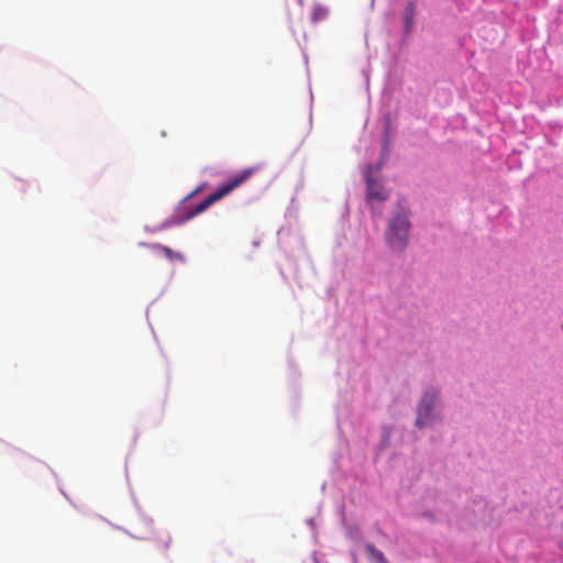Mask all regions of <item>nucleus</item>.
<instances>
[{
    "label": "nucleus",
    "mask_w": 563,
    "mask_h": 563,
    "mask_svg": "<svg viewBox=\"0 0 563 563\" xmlns=\"http://www.w3.org/2000/svg\"><path fill=\"white\" fill-rule=\"evenodd\" d=\"M257 167H247L242 169L238 174L233 175L227 183H223L213 194L207 197L203 201L198 203L197 206L185 207L184 214L181 216L180 222L188 221L196 216L205 212L209 207H211L217 201L221 200L229 194H231L234 189L242 186L246 180H249L256 172Z\"/></svg>",
    "instance_id": "1"
},
{
    "label": "nucleus",
    "mask_w": 563,
    "mask_h": 563,
    "mask_svg": "<svg viewBox=\"0 0 563 563\" xmlns=\"http://www.w3.org/2000/svg\"><path fill=\"white\" fill-rule=\"evenodd\" d=\"M410 223L407 211L404 207L398 206V210L394 213L389 222L387 241L395 250H402L408 240Z\"/></svg>",
    "instance_id": "2"
},
{
    "label": "nucleus",
    "mask_w": 563,
    "mask_h": 563,
    "mask_svg": "<svg viewBox=\"0 0 563 563\" xmlns=\"http://www.w3.org/2000/svg\"><path fill=\"white\" fill-rule=\"evenodd\" d=\"M438 398L437 389H428L418 406V413L416 419V426L418 428H426L431 426L435 421V415L433 413L434 404Z\"/></svg>",
    "instance_id": "3"
},
{
    "label": "nucleus",
    "mask_w": 563,
    "mask_h": 563,
    "mask_svg": "<svg viewBox=\"0 0 563 563\" xmlns=\"http://www.w3.org/2000/svg\"><path fill=\"white\" fill-rule=\"evenodd\" d=\"M366 198L369 202L374 200L385 201L388 198L383 184L372 176L366 177Z\"/></svg>",
    "instance_id": "4"
},
{
    "label": "nucleus",
    "mask_w": 563,
    "mask_h": 563,
    "mask_svg": "<svg viewBox=\"0 0 563 563\" xmlns=\"http://www.w3.org/2000/svg\"><path fill=\"white\" fill-rule=\"evenodd\" d=\"M365 553L369 563H389L385 554L372 543L365 545Z\"/></svg>",
    "instance_id": "5"
},
{
    "label": "nucleus",
    "mask_w": 563,
    "mask_h": 563,
    "mask_svg": "<svg viewBox=\"0 0 563 563\" xmlns=\"http://www.w3.org/2000/svg\"><path fill=\"white\" fill-rule=\"evenodd\" d=\"M155 249H159L164 254L165 256L170 260V261H174V260H179V261H183L184 260V256L180 254V253H177V252H174L170 247L168 246H164V245H154Z\"/></svg>",
    "instance_id": "6"
},
{
    "label": "nucleus",
    "mask_w": 563,
    "mask_h": 563,
    "mask_svg": "<svg viewBox=\"0 0 563 563\" xmlns=\"http://www.w3.org/2000/svg\"><path fill=\"white\" fill-rule=\"evenodd\" d=\"M325 15V11L321 8H316L313 11V20L321 19Z\"/></svg>",
    "instance_id": "7"
},
{
    "label": "nucleus",
    "mask_w": 563,
    "mask_h": 563,
    "mask_svg": "<svg viewBox=\"0 0 563 563\" xmlns=\"http://www.w3.org/2000/svg\"><path fill=\"white\" fill-rule=\"evenodd\" d=\"M201 190V187H198L196 188L194 191H191L187 197H186V200L192 198L194 196H196L198 192H200Z\"/></svg>",
    "instance_id": "8"
},
{
    "label": "nucleus",
    "mask_w": 563,
    "mask_h": 563,
    "mask_svg": "<svg viewBox=\"0 0 563 563\" xmlns=\"http://www.w3.org/2000/svg\"><path fill=\"white\" fill-rule=\"evenodd\" d=\"M201 190V187H198L196 188L194 191H191L187 197H186V200L192 198L194 196H196L198 192H200Z\"/></svg>",
    "instance_id": "9"
}]
</instances>
